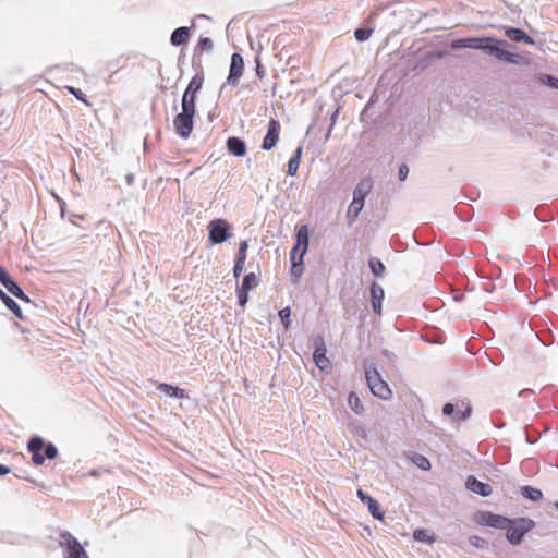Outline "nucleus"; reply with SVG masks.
<instances>
[{
	"instance_id": "nucleus-23",
	"label": "nucleus",
	"mask_w": 558,
	"mask_h": 558,
	"mask_svg": "<svg viewBox=\"0 0 558 558\" xmlns=\"http://www.w3.org/2000/svg\"><path fill=\"white\" fill-rule=\"evenodd\" d=\"M0 300L17 318L23 319L22 310L19 304L2 289H0Z\"/></svg>"
},
{
	"instance_id": "nucleus-53",
	"label": "nucleus",
	"mask_w": 558,
	"mask_h": 558,
	"mask_svg": "<svg viewBox=\"0 0 558 558\" xmlns=\"http://www.w3.org/2000/svg\"><path fill=\"white\" fill-rule=\"evenodd\" d=\"M357 217L359 216H355V214L349 213V210L347 211V218L349 220V225L353 223Z\"/></svg>"
},
{
	"instance_id": "nucleus-1",
	"label": "nucleus",
	"mask_w": 558,
	"mask_h": 558,
	"mask_svg": "<svg viewBox=\"0 0 558 558\" xmlns=\"http://www.w3.org/2000/svg\"><path fill=\"white\" fill-rule=\"evenodd\" d=\"M498 45H507L506 40L497 39L494 37H468L456 39L451 43L452 49H474L483 50L492 56H495Z\"/></svg>"
},
{
	"instance_id": "nucleus-51",
	"label": "nucleus",
	"mask_w": 558,
	"mask_h": 558,
	"mask_svg": "<svg viewBox=\"0 0 558 558\" xmlns=\"http://www.w3.org/2000/svg\"><path fill=\"white\" fill-rule=\"evenodd\" d=\"M10 468L0 463V476L7 475L10 473Z\"/></svg>"
},
{
	"instance_id": "nucleus-57",
	"label": "nucleus",
	"mask_w": 558,
	"mask_h": 558,
	"mask_svg": "<svg viewBox=\"0 0 558 558\" xmlns=\"http://www.w3.org/2000/svg\"><path fill=\"white\" fill-rule=\"evenodd\" d=\"M198 17H199V19H208V16H207V15H205V14H199V15H198Z\"/></svg>"
},
{
	"instance_id": "nucleus-47",
	"label": "nucleus",
	"mask_w": 558,
	"mask_h": 558,
	"mask_svg": "<svg viewBox=\"0 0 558 558\" xmlns=\"http://www.w3.org/2000/svg\"><path fill=\"white\" fill-rule=\"evenodd\" d=\"M338 113H339V109H337V110L331 114V117H330V125H329V129H328V131H327L326 138H328V137H329V135H330V133H331V130H332V128H333V125H335V123H336V119H337V117H338Z\"/></svg>"
},
{
	"instance_id": "nucleus-42",
	"label": "nucleus",
	"mask_w": 558,
	"mask_h": 558,
	"mask_svg": "<svg viewBox=\"0 0 558 558\" xmlns=\"http://www.w3.org/2000/svg\"><path fill=\"white\" fill-rule=\"evenodd\" d=\"M470 544L477 548H485L488 545L486 539L475 535L470 537Z\"/></svg>"
},
{
	"instance_id": "nucleus-10",
	"label": "nucleus",
	"mask_w": 558,
	"mask_h": 558,
	"mask_svg": "<svg viewBox=\"0 0 558 558\" xmlns=\"http://www.w3.org/2000/svg\"><path fill=\"white\" fill-rule=\"evenodd\" d=\"M244 71V59L239 52H234L231 56V63L229 74L227 77V84L236 86Z\"/></svg>"
},
{
	"instance_id": "nucleus-3",
	"label": "nucleus",
	"mask_w": 558,
	"mask_h": 558,
	"mask_svg": "<svg viewBox=\"0 0 558 558\" xmlns=\"http://www.w3.org/2000/svg\"><path fill=\"white\" fill-rule=\"evenodd\" d=\"M365 378L371 392L383 400H388L392 397V391L389 385L381 378V375L375 367L365 368Z\"/></svg>"
},
{
	"instance_id": "nucleus-50",
	"label": "nucleus",
	"mask_w": 558,
	"mask_h": 558,
	"mask_svg": "<svg viewBox=\"0 0 558 558\" xmlns=\"http://www.w3.org/2000/svg\"><path fill=\"white\" fill-rule=\"evenodd\" d=\"M381 354L389 361V362H392L393 359L396 357L395 354L392 352H390L389 350L385 349L381 351Z\"/></svg>"
},
{
	"instance_id": "nucleus-59",
	"label": "nucleus",
	"mask_w": 558,
	"mask_h": 558,
	"mask_svg": "<svg viewBox=\"0 0 558 558\" xmlns=\"http://www.w3.org/2000/svg\"><path fill=\"white\" fill-rule=\"evenodd\" d=\"M555 508L558 510V501L555 502Z\"/></svg>"
},
{
	"instance_id": "nucleus-56",
	"label": "nucleus",
	"mask_w": 558,
	"mask_h": 558,
	"mask_svg": "<svg viewBox=\"0 0 558 558\" xmlns=\"http://www.w3.org/2000/svg\"><path fill=\"white\" fill-rule=\"evenodd\" d=\"M96 474H97V471H95V470H93V471H90V472H89V475H90V476H96Z\"/></svg>"
},
{
	"instance_id": "nucleus-11",
	"label": "nucleus",
	"mask_w": 558,
	"mask_h": 558,
	"mask_svg": "<svg viewBox=\"0 0 558 558\" xmlns=\"http://www.w3.org/2000/svg\"><path fill=\"white\" fill-rule=\"evenodd\" d=\"M314 343L315 350L313 353V360L316 366L323 372L328 371L331 367V362L326 355L327 349L324 339L322 337H316Z\"/></svg>"
},
{
	"instance_id": "nucleus-49",
	"label": "nucleus",
	"mask_w": 558,
	"mask_h": 558,
	"mask_svg": "<svg viewBox=\"0 0 558 558\" xmlns=\"http://www.w3.org/2000/svg\"><path fill=\"white\" fill-rule=\"evenodd\" d=\"M299 248L298 246H293V248L291 250L290 252V262H291V265L293 264V262H298V253H299Z\"/></svg>"
},
{
	"instance_id": "nucleus-34",
	"label": "nucleus",
	"mask_w": 558,
	"mask_h": 558,
	"mask_svg": "<svg viewBox=\"0 0 558 558\" xmlns=\"http://www.w3.org/2000/svg\"><path fill=\"white\" fill-rule=\"evenodd\" d=\"M412 461L417 468H420L423 471H428L432 468L429 460L422 454H415Z\"/></svg>"
},
{
	"instance_id": "nucleus-19",
	"label": "nucleus",
	"mask_w": 558,
	"mask_h": 558,
	"mask_svg": "<svg viewBox=\"0 0 558 558\" xmlns=\"http://www.w3.org/2000/svg\"><path fill=\"white\" fill-rule=\"evenodd\" d=\"M190 37V28L186 26L177 27L170 36V43L174 47L185 44Z\"/></svg>"
},
{
	"instance_id": "nucleus-46",
	"label": "nucleus",
	"mask_w": 558,
	"mask_h": 558,
	"mask_svg": "<svg viewBox=\"0 0 558 558\" xmlns=\"http://www.w3.org/2000/svg\"><path fill=\"white\" fill-rule=\"evenodd\" d=\"M363 207H364V205L355 204V202L352 201L348 210H349V213H352V214H355V216H359L360 213L362 211Z\"/></svg>"
},
{
	"instance_id": "nucleus-43",
	"label": "nucleus",
	"mask_w": 558,
	"mask_h": 558,
	"mask_svg": "<svg viewBox=\"0 0 558 558\" xmlns=\"http://www.w3.org/2000/svg\"><path fill=\"white\" fill-rule=\"evenodd\" d=\"M248 248V242L246 240H243L239 244V250L236 256L240 258H246V252Z\"/></svg>"
},
{
	"instance_id": "nucleus-20",
	"label": "nucleus",
	"mask_w": 558,
	"mask_h": 558,
	"mask_svg": "<svg viewBox=\"0 0 558 558\" xmlns=\"http://www.w3.org/2000/svg\"><path fill=\"white\" fill-rule=\"evenodd\" d=\"M157 388H158V390L163 392L166 396L171 397V398L185 399L189 397L184 389L179 388L177 386H172L167 383L159 384Z\"/></svg>"
},
{
	"instance_id": "nucleus-58",
	"label": "nucleus",
	"mask_w": 558,
	"mask_h": 558,
	"mask_svg": "<svg viewBox=\"0 0 558 558\" xmlns=\"http://www.w3.org/2000/svg\"><path fill=\"white\" fill-rule=\"evenodd\" d=\"M193 66H194V68L196 66V61H195V59H193Z\"/></svg>"
},
{
	"instance_id": "nucleus-2",
	"label": "nucleus",
	"mask_w": 558,
	"mask_h": 558,
	"mask_svg": "<svg viewBox=\"0 0 558 558\" xmlns=\"http://www.w3.org/2000/svg\"><path fill=\"white\" fill-rule=\"evenodd\" d=\"M27 449L32 453L35 465H41L45 459L53 460L58 456V448L52 442H45L40 436H34L28 440Z\"/></svg>"
},
{
	"instance_id": "nucleus-33",
	"label": "nucleus",
	"mask_w": 558,
	"mask_h": 558,
	"mask_svg": "<svg viewBox=\"0 0 558 558\" xmlns=\"http://www.w3.org/2000/svg\"><path fill=\"white\" fill-rule=\"evenodd\" d=\"M537 81L541 84L546 85L550 88L558 89V78L550 74H538Z\"/></svg>"
},
{
	"instance_id": "nucleus-40",
	"label": "nucleus",
	"mask_w": 558,
	"mask_h": 558,
	"mask_svg": "<svg viewBox=\"0 0 558 558\" xmlns=\"http://www.w3.org/2000/svg\"><path fill=\"white\" fill-rule=\"evenodd\" d=\"M66 89L69 90L70 94H72L77 100L88 105V101L86 99V96L85 94L80 89V88H76V87H73V86H66Z\"/></svg>"
},
{
	"instance_id": "nucleus-55",
	"label": "nucleus",
	"mask_w": 558,
	"mask_h": 558,
	"mask_svg": "<svg viewBox=\"0 0 558 558\" xmlns=\"http://www.w3.org/2000/svg\"><path fill=\"white\" fill-rule=\"evenodd\" d=\"M493 288H494V284L492 282H487V283L483 284V290H485L486 292H492Z\"/></svg>"
},
{
	"instance_id": "nucleus-18",
	"label": "nucleus",
	"mask_w": 558,
	"mask_h": 558,
	"mask_svg": "<svg viewBox=\"0 0 558 558\" xmlns=\"http://www.w3.org/2000/svg\"><path fill=\"white\" fill-rule=\"evenodd\" d=\"M226 145L228 151L235 157H243L246 154V144L240 137H229Z\"/></svg>"
},
{
	"instance_id": "nucleus-9",
	"label": "nucleus",
	"mask_w": 558,
	"mask_h": 558,
	"mask_svg": "<svg viewBox=\"0 0 558 558\" xmlns=\"http://www.w3.org/2000/svg\"><path fill=\"white\" fill-rule=\"evenodd\" d=\"M0 282L1 284L15 298L24 301L26 303H32L28 295L24 293L21 287L16 283V281L7 272L4 267L0 265Z\"/></svg>"
},
{
	"instance_id": "nucleus-4",
	"label": "nucleus",
	"mask_w": 558,
	"mask_h": 558,
	"mask_svg": "<svg viewBox=\"0 0 558 558\" xmlns=\"http://www.w3.org/2000/svg\"><path fill=\"white\" fill-rule=\"evenodd\" d=\"M534 527V521L529 518L512 520L506 531V538L511 545H519L524 535Z\"/></svg>"
},
{
	"instance_id": "nucleus-30",
	"label": "nucleus",
	"mask_w": 558,
	"mask_h": 558,
	"mask_svg": "<svg viewBox=\"0 0 558 558\" xmlns=\"http://www.w3.org/2000/svg\"><path fill=\"white\" fill-rule=\"evenodd\" d=\"M214 48V44L209 37H199L195 47V53L209 52Z\"/></svg>"
},
{
	"instance_id": "nucleus-14",
	"label": "nucleus",
	"mask_w": 558,
	"mask_h": 558,
	"mask_svg": "<svg viewBox=\"0 0 558 558\" xmlns=\"http://www.w3.org/2000/svg\"><path fill=\"white\" fill-rule=\"evenodd\" d=\"M279 133H280V123L275 119H270V121L268 123L267 133L263 140L262 148L265 150L272 149L278 143Z\"/></svg>"
},
{
	"instance_id": "nucleus-12",
	"label": "nucleus",
	"mask_w": 558,
	"mask_h": 558,
	"mask_svg": "<svg viewBox=\"0 0 558 558\" xmlns=\"http://www.w3.org/2000/svg\"><path fill=\"white\" fill-rule=\"evenodd\" d=\"M478 522L482 525L505 531L509 524H512V519L487 511L481 513Z\"/></svg>"
},
{
	"instance_id": "nucleus-6",
	"label": "nucleus",
	"mask_w": 558,
	"mask_h": 558,
	"mask_svg": "<svg viewBox=\"0 0 558 558\" xmlns=\"http://www.w3.org/2000/svg\"><path fill=\"white\" fill-rule=\"evenodd\" d=\"M208 228L209 241L215 245L226 242L230 236V225L225 219H214L213 221H210Z\"/></svg>"
},
{
	"instance_id": "nucleus-17",
	"label": "nucleus",
	"mask_w": 558,
	"mask_h": 558,
	"mask_svg": "<svg viewBox=\"0 0 558 558\" xmlns=\"http://www.w3.org/2000/svg\"><path fill=\"white\" fill-rule=\"evenodd\" d=\"M384 289L380 284L377 282H373L371 284V303L374 313L380 315L381 314V304L384 300Z\"/></svg>"
},
{
	"instance_id": "nucleus-26",
	"label": "nucleus",
	"mask_w": 558,
	"mask_h": 558,
	"mask_svg": "<svg viewBox=\"0 0 558 558\" xmlns=\"http://www.w3.org/2000/svg\"><path fill=\"white\" fill-rule=\"evenodd\" d=\"M521 494L524 498L532 501H538L543 498L542 490L530 485L522 486Z\"/></svg>"
},
{
	"instance_id": "nucleus-29",
	"label": "nucleus",
	"mask_w": 558,
	"mask_h": 558,
	"mask_svg": "<svg viewBox=\"0 0 558 558\" xmlns=\"http://www.w3.org/2000/svg\"><path fill=\"white\" fill-rule=\"evenodd\" d=\"M348 402H349V405H350L351 410L355 414H357V415L363 414L364 405H363L360 397L355 392H353V391L350 392L349 398H348Z\"/></svg>"
},
{
	"instance_id": "nucleus-27",
	"label": "nucleus",
	"mask_w": 558,
	"mask_h": 558,
	"mask_svg": "<svg viewBox=\"0 0 558 558\" xmlns=\"http://www.w3.org/2000/svg\"><path fill=\"white\" fill-rule=\"evenodd\" d=\"M303 257L304 255L299 254L298 262H293L291 265V277L293 283H296L304 272Z\"/></svg>"
},
{
	"instance_id": "nucleus-54",
	"label": "nucleus",
	"mask_w": 558,
	"mask_h": 558,
	"mask_svg": "<svg viewBox=\"0 0 558 558\" xmlns=\"http://www.w3.org/2000/svg\"><path fill=\"white\" fill-rule=\"evenodd\" d=\"M134 180H135V177L133 173H129L126 177H125V181H126V184L128 185H132L134 183Z\"/></svg>"
},
{
	"instance_id": "nucleus-35",
	"label": "nucleus",
	"mask_w": 558,
	"mask_h": 558,
	"mask_svg": "<svg viewBox=\"0 0 558 558\" xmlns=\"http://www.w3.org/2000/svg\"><path fill=\"white\" fill-rule=\"evenodd\" d=\"M413 537L415 541L425 543H433L435 541L434 536L429 535L427 531L421 529L414 531Z\"/></svg>"
},
{
	"instance_id": "nucleus-38",
	"label": "nucleus",
	"mask_w": 558,
	"mask_h": 558,
	"mask_svg": "<svg viewBox=\"0 0 558 558\" xmlns=\"http://www.w3.org/2000/svg\"><path fill=\"white\" fill-rule=\"evenodd\" d=\"M245 260L246 258H240V257H235V260H234V266H233V277L235 280H238L243 271V268H244V264H245Z\"/></svg>"
},
{
	"instance_id": "nucleus-41",
	"label": "nucleus",
	"mask_w": 558,
	"mask_h": 558,
	"mask_svg": "<svg viewBox=\"0 0 558 558\" xmlns=\"http://www.w3.org/2000/svg\"><path fill=\"white\" fill-rule=\"evenodd\" d=\"M248 293L250 292L236 288L238 303L241 307H244L246 305L248 301Z\"/></svg>"
},
{
	"instance_id": "nucleus-21",
	"label": "nucleus",
	"mask_w": 558,
	"mask_h": 558,
	"mask_svg": "<svg viewBox=\"0 0 558 558\" xmlns=\"http://www.w3.org/2000/svg\"><path fill=\"white\" fill-rule=\"evenodd\" d=\"M203 83L204 75L199 73L195 74L189 82L185 90L183 92V95L196 97V94L201 90Z\"/></svg>"
},
{
	"instance_id": "nucleus-7",
	"label": "nucleus",
	"mask_w": 558,
	"mask_h": 558,
	"mask_svg": "<svg viewBox=\"0 0 558 558\" xmlns=\"http://www.w3.org/2000/svg\"><path fill=\"white\" fill-rule=\"evenodd\" d=\"M194 114L179 112L173 119L174 131L181 138H189L194 128Z\"/></svg>"
},
{
	"instance_id": "nucleus-13",
	"label": "nucleus",
	"mask_w": 558,
	"mask_h": 558,
	"mask_svg": "<svg viewBox=\"0 0 558 558\" xmlns=\"http://www.w3.org/2000/svg\"><path fill=\"white\" fill-rule=\"evenodd\" d=\"M359 499L367 506L369 513L376 520H383L385 517V512L381 510L379 502L365 493L363 489H357L356 493Z\"/></svg>"
},
{
	"instance_id": "nucleus-37",
	"label": "nucleus",
	"mask_w": 558,
	"mask_h": 558,
	"mask_svg": "<svg viewBox=\"0 0 558 558\" xmlns=\"http://www.w3.org/2000/svg\"><path fill=\"white\" fill-rule=\"evenodd\" d=\"M373 33L372 28H356L354 32V37L357 41H365L367 40Z\"/></svg>"
},
{
	"instance_id": "nucleus-25",
	"label": "nucleus",
	"mask_w": 558,
	"mask_h": 558,
	"mask_svg": "<svg viewBox=\"0 0 558 558\" xmlns=\"http://www.w3.org/2000/svg\"><path fill=\"white\" fill-rule=\"evenodd\" d=\"M257 286H258L257 275L254 272H248L244 276L241 287H238V288L250 292L253 289H255Z\"/></svg>"
},
{
	"instance_id": "nucleus-5",
	"label": "nucleus",
	"mask_w": 558,
	"mask_h": 558,
	"mask_svg": "<svg viewBox=\"0 0 558 558\" xmlns=\"http://www.w3.org/2000/svg\"><path fill=\"white\" fill-rule=\"evenodd\" d=\"M59 545L64 549V558H89L78 539L68 531L60 532Z\"/></svg>"
},
{
	"instance_id": "nucleus-48",
	"label": "nucleus",
	"mask_w": 558,
	"mask_h": 558,
	"mask_svg": "<svg viewBox=\"0 0 558 558\" xmlns=\"http://www.w3.org/2000/svg\"><path fill=\"white\" fill-rule=\"evenodd\" d=\"M255 63H256V75L259 78H263L265 75V71L263 70V65L260 64L258 57L255 58Z\"/></svg>"
},
{
	"instance_id": "nucleus-16",
	"label": "nucleus",
	"mask_w": 558,
	"mask_h": 558,
	"mask_svg": "<svg viewBox=\"0 0 558 558\" xmlns=\"http://www.w3.org/2000/svg\"><path fill=\"white\" fill-rule=\"evenodd\" d=\"M373 183L369 178L362 179L355 186L353 191V202L355 204H365V198L372 191Z\"/></svg>"
},
{
	"instance_id": "nucleus-52",
	"label": "nucleus",
	"mask_w": 558,
	"mask_h": 558,
	"mask_svg": "<svg viewBox=\"0 0 558 558\" xmlns=\"http://www.w3.org/2000/svg\"><path fill=\"white\" fill-rule=\"evenodd\" d=\"M524 39H521V43H525L527 45H534V39L527 35L526 33H524Z\"/></svg>"
},
{
	"instance_id": "nucleus-8",
	"label": "nucleus",
	"mask_w": 558,
	"mask_h": 558,
	"mask_svg": "<svg viewBox=\"0 0 558 558\" xmlns=\"http://www.w3.org/2000/svg\"><path fill=\"white\" fill-rule=\"evenodd\" d=\"M510 45L508 41H507V45H498L494 57L498 60L506 61L511 64H517V65H530L531 64V60L526 56L508 51L507 48Z\"/></svg>"
},
{
	"instance_id": "nucleus-22",
	"label": "nucleus",
	"mask_w": 558,
	"mask_h": 558,
	"mask_svg": "<svg viewBox=\"0 0 558 558\" xmlns=\"http://www.w3.org/2000/svg\"><path fill=\"white\" fill-rule=\"evenodd\" d=\"M294 246H298L300 251L299 254L305 255L308 247V229L306 226H301L296 232V243Z\"/></svg>"
},
{
	"instance_id": "nucleus-39",
	"label": "nucleus",
	"mask_w": 558,
	"mask_h": 558,
	"mask_svg": "<svg viewBox=\"0 0 558 558\" xmlns=\"http://www.w3.org/2000/svg\"><path fill=\"white\" fill-rule=\"evenodd\" d=\"M472 412V408L470 405H466L463 410H458L454 412L453 421H465L470 417Z\"/></svg>"
},
{
	"instance_id": "nucleus-28",
	"label": "nucleus",
	"mask_w": 558,
	"mask_h": 558,
	"mask_svg": "<svg viewBox=\"0 0 558 558\" xmlns=\"http://www.w3.org/2000/svg\"><path fill=\"white\" fill-rule=\"evenodd\" d=\"M181 111L195 116L196 112V97L182 95Z\"/></svg>"
},
{
	"instance_id": "nucleus-45",
	"label": "nucleus",
	"mask_w": 558,
	"mask_h": 558,
	"mask_svg": "<svg viewBox=\"0 0 558 558\" xmlns=\"http://www.w3.org/2000/svg\"><path fill=\"white\" fill-rule=\"evenodd\" d=\"M454 405L450 402H447L444 404L442 407V414L446 415V416H454Z\"/></svg>"
},
{
	"instance_id": "nucleus-32",
	"label": "nucleus",
	"mask_w": 558,
	"mask_h": 558,
	"mask_svg": "<svg viewBox=\"0 0 558 558\" xmlns=\"http://www.w3.org/2000/svg\"><path fill=\"white\" fill-rule=\"evenodd\" d=\"M368 266H369L372 274L375 277H381L383 274L385 272V265L378 258H374V257L371 258L368 260Z\"/></svg>"
},
{
	"instance_id": "nucleus-44",
	"label": "nucleus",
	"mask_w": 558,
	"mask_h": 558,
	"mask_svg": "<svg viewBox=\"0 0 558 558\" xmlns=\"http://www.w3.org/2000/svg\"><path fill=\"white\" fill-rule=\"evenodd\" d=\"M409 174V167L405 163H402L398 168V178L400 181H404Z\"/></svg>"
},
{
	"instance_id": "nucleus-15",
	"label": "nucleus",
	"mask_w": 558,
	"mask_h": 558,
	"mask_svg": "<svg viewBox=\"0 0 558 558\" xmlns=\"http://www.w3.org/2000/svg\"><path fill=\"white\" fill-rule=\"evenodd\" d=\"M465 487L468 490L482 497H488L493 492V488L489 484L478 481L473 475L466 477Z\"/></svg>"
},
{
	"instance_id": "nucleus-36",
	"label": "nucleus",
	"mask_w": 558,
	"mask_h": 558,
	"mask_svg": "<svg viewBox=\"0 0 558 558\" xmlns=\"http://www.w3.org/2000/svg\"><path fill=\"white\" fill-rule=\"evenodd\" d=\"M290 315H291V310L289 306H286L284 308H281L279 311L280 320L286 329H288L291 325Z\"/></svg>"
},
{
	"instance_id": "nucleus-31",
	"label": "nucleus",
	"mask_w": 558,
	"mask_h": 558,
	"mask_svg": "<svg viewBox=\"0 0 558 558\" xmlns=\"http://www.w3.org/2000/svg\"><path fill=\"white\" fill-rule=\"evenodd\" d=\"M524 33L523 29L517 27H507L505 29L506 36L514 43H521V39L525 38Z\"/></svg>"
},
{
	"instance_id": "nucleus-24",
	"label": "nucleus",
	"mask_w": 558,
	"mask_h": 558,
	"mask_svg": "<svg viewBox=\"0 0 558 558\" xmlns=\"http://www.w3.org/2000/svg\"><path fill=\"white\" fill-rule=\"evenodd\" d=\"M301 155H302V147L300 146L296 148L294 155L290 158V160L288 162L287 172L290 177H293L296 174V171L300 166Z\"/></svg>"
}]
</instances>
